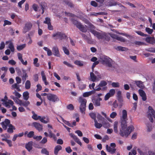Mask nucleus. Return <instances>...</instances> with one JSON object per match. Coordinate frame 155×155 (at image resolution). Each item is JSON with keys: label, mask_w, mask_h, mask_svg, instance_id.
<instances>
[{"label": "nucleus", "mask_w": 155, "mask_h": 155, "mask_svg": "<svg viewBox=\"0 0 155 155\" xmlns=\"http://www.w3.org/2000/svg\"><path fill=\"white\" fill-rule=\"evenodd\" d=\"M102 99L100 97H96L95 95L92 96V101L94 105L96 106H99L101 105L100 101H101Z\"/></svg>", "instance_id": "obj_6"}, {"label": "nucleus", "mask_w": 155, "mask_h": 155, "mask_svg": "<svg viewBox=\"0 0 155 155\" xmlns=\"http://www.w3.org/2000/svg\"><path fill=\"white\" fill-rule=\"evenodd\" d=\"M147 50V51L155 53V48H148Z\"/></svg>", "instance_id": "obj_61"}, {"label": "nucleus", "mask_w": 155, "mask_h": 155, "mask_svg": "<svg viewBox=\"0 0 155 155\" xmlns=\"http://www.w3.org/2000/svg\"><path fill=\"white\" fill-rule=\"evenodd\" d=\"M147 117L149 118V120L151 123H153V118L152 117V115L151 114L149 113L147 114Z\"/></svg>", "instance_id": "obj_51"}, {"label": "nucleus", "mask_w": 155, "mask_h": 155, "mask_svg": "<svg viewBox=\"0 0 155 155\" xmlns=\"http://www.w3.org/2000/svg\"><path fill=\"white\" fill-rule=\"evenodd\" d=\"M145 41L147 43L152 45L155 44V39L153 37H147L146 38Z\"/></svg>", "instance_id": "obj_13"}, {"label": "nucleus", "mask_w": 155, "mask_h": 155, "mask_svg": "<svg viewBox=\"0 0 155 155\" xmlns=\"http://www.w3.org/2000/svg\"><path fill=\"white\" fill-rule=\"evenodd\" d=\"M4 23L3 26L5 27L6 25H11L12 24V22L6 20H5L4 21Z\"/></svg>", "instance_id": "obj_37"}, {"label": "nucleus", "mask_w": 155, "mask_h": 155, "mask_svg": "<svg viewBox=\"0 0 155 155\" xmlns=\"http://www.w3.org/2000/svg\"><path fill=\"white\" fill-rule=\"evenodd\" d=\"M101 87H95V89L96 91H99L101 90L102 91H105L107 89V87H104L102 88Z\"/></svg>", "instance_id": "obj_34"}, {"label": "nucleus", "mask_w": 155, "mask_h": 155, "mask_svg": "<svg viewBox=\"0 0 155 155\" xmlns=\"http://www.w3.org/2000/svg\"><path fill=\"white\" fill-rule=\"evenodd\" d=\"M26 46L25 44L18 45L17 46V49L18 51H20L24 48Z\"/></svg>", "instance_id": "obj_27"}, {"label": "nucleus", "mask_w": 155, "mask_h": 155, "mask_svg": "<svg viewBox=\"0 0 155 155\" xmlns=\"http://www.w3.org/2000/svg\"><path fill=\"white\" fill-rule=\"evenodd\" d=\"M13 94H15V96L17 97L18 98H20L21 96V94L15 91L13 93Z\"/></svg>", "instance_id": "obj_58"}, {"label": "nucleus", "mask_w": 155, "mask_h": 155, "mask_svg": "<svg viewBox=\"0 0 155 155\" xmlns=\"http://www.w3.org/2000/svg\"><path fill=\"white\" fill-rule=\"evenodd\" d=\"M23 96L24 99L26 101H27L29 97V93L27 91L24 92L23 94Z\"/></svg>", "instance_id": "obj_22"}, {"label": "nucleus", "mask_w": 155, "mask_h": 155, "mask_svg": "<svg viewBox=\"0 0 155 155\" xmlns=\"http://www.w3.org/2000/svg\"><path fill=\"white\" fill-rule=\"evenodd\" d=\"M32 126H33L39 131H41L43 129V126L40 123L36 122H34L31 124Z\"/></svg>", "instance_id": "obj_10"}, {"label": "nucleus", "mask_w": 155, "mask_h": 155, "mask_svg": "<svg viewBox=\"0 0 155 155\" xmlns=\"http://www.w3.org/2000/svg\"><path fill=\"white\" fill-rule=\"evenodd\" d=\"M52 51L54 55L57 57H60V54L59 51V49L57 46H55L53 47Z\"/></svg>", "instance_id": "obj_11"}, {"label": "nucleus", "mask_w": 155, "mask_h": 155, "mask_svg": "<svg viewBox=\"0 0 155 155\" xmlns=\"http://www.w3.org/2000/svg\"><path fill=\"white\" fill-rule=\"evenodd\" d=\"M31 87V82L30 81L27 80L25 83V88L26 89H28Z\"/></svg>", "instance_id": "obj_33"}, {"label": "nucleus", "mask_w": 155, "mask_h": 155, "mask_svg": "<svg viewBox=\"0 0 155 155\" xmlns=\"http://www.w3.org/2000/svg\"><path fill=\"white\" fill-rule=\"evenodd\" d=\"M89 115L92 119L94 120V121L95 120H96V114L95 113H91L89 114Z\"/></svg>", "instance_id": "obj_42"}, {"label": "nucleus", "mask_w": 155, "mask_h": 155, "mask_svg": "<svg viewBox=\"0 0 155 155\" xmlns=\"http://www.w3.org/2000/svg\"><path fill=\"white\" fill-rule=\"evenodd\" d=\"M51 23V19L50 18L48 17L46 18L45 20L44 21V23L48 24Z\"/></svg>", "instance_id": "obj_49"}, {"label": "nucleus", "mask_w": 155, "mask_h": 155, "mask_svg": "<svg viewBox=\"0 0 155 155\" xmlns=\"http://www.w3.org/2000/svg\"><path fill=\"white\" fill-rule=\"evenodd\" d=\"M91 5L94 7H96L97 6V3L94 1H92L91 2Z\"/></svg>", "instance_id": "obj_60"}, {"label": "nucleus", "mask_w": 155, "mask_h": 155, "mask_svg": "<svg viewBox=\"0 0 155 155\" xmlns=\"http://www.w3.org/2000/svg\"><path fill=\"white\" fill-rule=\"evenodd\" d=\"M110 33H103L102 39H104L105 40L107 41H109L110 39Z\"/></svg>", "instance_id": "obj_19"}, {"label": "nucleus", "mask_w": 155, "mask_h": 155, "mask_svg": "<svg viewBox=\"0 0 155 155\" xmlns=\"http://www.w3.org/2000/svg\"><path fill=\"white\" fill-rule=\"evenodd\" d=\"M102 124L104 128H107L110 127L109 123L106 120H104L103 121Z\"/></svg>", "instance_id": "obj_31"}, {"label": "nucleus", "mask_w": 155, "mask_h": 155, "mask_svg": "<svg viewBox=\"0 0 155 155\" xmlns=\"http://www.w3.org/2000/svg\"><path fill=\"white\" fill-rule=\"evenodd\" d=\"M47 98L50 101L55 102L59 101V99L57 96L54 94H49L47 96Z\"/></svg>", "instance_id": "obj_7"}, {"label": "nucleus", "mask_w": 155, "mask_h": 155, "mask_svg": "<svg viewBox=\"0 0 155 155\" xmlns=\"http://www.w3.org/2000/svg\"><path fill=\"white\" fill-rule=\"evenodd\" d=\"M107 84V83L104 80L101 81L100 83L97 86V87H106L105 86Z\"/></svg>", "instance_id": "obj_28"}, {"label": "nucleus", "mask_w": 155, "mask_h": 155, "mask_svg": "<svg viewBox=\"0 0 155 155\" xmlns=\"http://www.w3.org/2000/svg\"><path fill=\"white\" fill-rule=\"evenodd\" d=\"M8 48H9V50L12 52H14L15 51L14 47L13 45V44L12 41H10L8 45Z\"/></svg>", "instance_id": "obj_24"}, {"label": "nucleus", "mask_w": 155, "mask_h": 155, "mask_svg": "<svg viewBox=\"0 0 155 155\" xmlns=\"http://www.w3.org/2000/svg\"><path fill=\"white\" fill-rule=\"evenodd\" d=\"M34 80L35 82H37L38 80V74H35L34 75Z\"/></svg>", "instance_id": "obj_64"}, {"label": "nucleus", "mask_w": 155, "mask_h": 155, "mask_svg": "<svg viewBox=\"0 0 155 155\" xmlns=\"http://www.w3.org/2000/svg\"><path fill=\"white\" fill-rule=\"evenodd\" d=\"M110 36L112 38L121 42H125L126 41V40L124 38L121 37H119L115 34L110 33Z\"/></svg>", "instance_id": "obj_9"}, {"label": "nucleus", "mask_w": 155, "mask_h": 155, "mask_svg": "<svg viewBox=\"0 0 155 155\" xmlns=\"http://www.w3.org/2000/svg\"><path fill=\"white\" fill-rule=\"evenodd\" d=\"M4 122H5V124L8 126L11 124L10 120L7 119H5Z\"/></svg>", "instance_id": "obj_59"}, {"label": "nucleus", "mask_w": 155, "mask_h": 155, "mask_svg": "<svg viewBox=\"0 0 155 155\" xmlns=\"http://www.w3.org/2000/svg\"><path fill=\"white\" fill-rule=\"evenodd\" d=\"M75 133L78 134V135L79 137H82L83 136L82 132L80 130H77L75 131Z\"/></svg>", "instance_id": "obj_63"}, {"label": "nucleus", "mask_w": 155, "mask_h": 155, "mask_svg": "<svg viewBox=\"0 0 155 155\" xmlns=\"http://www.w3.org/2000/svg\"><path fill=\"white\" fill-rule=\"evenodd\" d=\"M33 142L32 141H30L28 142L25 145V147L30 152L32 149Z\"/></svg>", "instance_id": "obj_15"}, {"label": "nucleus", "mask_w": 155, "mask_h": 155, "mask_svg": "<svg viewBox=\"0 0 155 155\" xmlns=\"http://www.w3.org/2000/svg\"><path fill=\"white\" fill-rule=\"evenodd\" d=\"M117 49L119 51H125L128 50V49L125 47H122L121 46H118L117 48Z\"/></svg>", "instance_id": "obj_38"}, {"label": "nucleus", "mask_w": 155, "mask_h": 155, "mask_svg": "<svg viewBox=\"0 0 155 155\" xmlns=\"http://www.w3.org/2000/svg\"><path fill=\"white\" fill-rule=\"evenodd\" d=\"M146 31L149 34H151L153 32V29H150V28L147 27L145 28Z\"/></svg>", "instance_id": "obj_43"}, {"label": "nucleus", "mask_w": 155, "mask_h": 155, "mask_svg": "<svg viewBox=\"0 0 155 155\" xmlns=\"http://www.w3.org/2000/svg\"><path fill=\"white\" fill-rule=\"evenodd\" d=\"M127 111L125 110H122V116L120 117L121 128L120 130V134L122 137L125 136L126 137H127L134 129L133 126L127 127Z\"/></svg>", "instance_id": "obj_1"}, {"label": "nucleus", "mask_w": 155, "mask_h": 155, "mask_svg": "<svg viewBox=\"0 0 155 155\" xmlns=\"http://www.w3.org/2000/svg\"><path fill=\"white\" fill-rule=\"evenodd\" d=\"M139 92L140 96L142 97L143 101H146L147 100V96L144 91L142 89H139Z\"/></svg>", "instance_id": "obj_12"}, {"label": "nucleus", "mask_w": 155, "mask_h": 155, "mask_svg": "<svg viewBox=\"0 0 155 155\" xmlns=\"http://www.w3.org/2000/svg\"><path fill=\"white\" fill-rule=\"evenodd\" d=\"M87 101V100L82 97H79L78 102L81 104L79 107L80 111L83 114H85Z\"/></svg>", "instance_id": "obj_3"}, {"label": "nucleus", "mask_w": 155, "mask_h": 155, "mask_svg": "<svg viewBox=\"0 0 155 155\" xmlns=\"http://www.w3.org/2000/svg\"><path fill=\"white\" fill-rule=\"evenodd\" d=\"M41 74L42 76V79L43 81L44 82L47 81L46 76L44 71H42L41 72Z\"/></svg>", "instance_id": "obj_52"}, {"label": "nucleus", "mask_w": 155, "mask_h": 155, "mask_svg": "<svg viewBox=\"0 0 155 155\" xmlns=\"http://www.w3.org/2000/svg\"><path fill=\"white\" fill-rule=\"evenodd\" d=\"M34 135V132L33 131H31L27 134V137L28 138H31L33 137Z\"/></svg>", "instance_id": "obj_47"}, {"label": "nucleus", "mask_w": 155, "mask_h": 155, "mask_svg": "<svg viewBox=\"0 0 155 155\" xmlns=\"http://www.w3.org/2000/svg\"><path fill=\"white\" fill-rule=\"evenodd\" d=\"M41 153H42L45 154L47 155H49V152L46 148H44L41 150Z\"/></svg>", "instance_id": "obj_46"}, {"label": "nucleus", "mask_w": 155, "mask_h": 155, "mask_svg": "<svg viewBox=\"0 0 155 155\" xmlns=\"http://www.w3.org/2000/svg\"><path fill=\"white\" fill-rule=\"evenodd\" d=\"M62 49L65 54L67 55L69 54V51L66 47H63Z\"/></svg>", "instance_id": "obj_40"}, {"label": "nucleus", "mask_w": 155, "mask_h": 155, "mask_svg": "<svg viewBox=\"0 0 155 155\" xmlns=\"http://www.w3.org/2000/svg\"><path fill=\"white\" fill-rule=\"evenodd\" d=\"M115 91L114 89H111L110 90L109 92H108V93H110V95H111V96H112L114 95V94L115 93Z\"/></svg>", "instance_id": "obj_62"}, {"label": "nucleus", "mask_w": 155, "mask_h": 155, "mask_svg": "<svg viewBox=\"0 0 155 155\" xmlns=\"http://www.w3.org/2000/svg\"><path fill=\"white\" fill-rule=\"evenodd\" d=\"M94 122V125L96 128L100 129L102 126V125L100 123H98L97 120H95Z\"/></svg>", "instance_id": "obj_32"}, {"label": "nucleus", "mask_w": 155, "mask_h": 155, "mask_svg": "<svg viewBox=\"0 0 155 155\" xmlns=\"http://www.w3.org/2000/svg\"><path fill=\"white\" fill-rule=\"evenodd\" d=\"M90 76L91 79V81L93 82L95 81L97 77L93 72H91L90 73Z\"/></svg>", "instance_id": "obj_23"}, {"label": "nucleus", "mask_w": 155, "mask_h": 155, "mask_svg": "<svg viewBox=\"0 0 155 155\" xmlns=\"http://www.w3.org/2000/svg\"><path fill=\"white\" fill-rule=\"evenodd\" d=\"M43 49L47 52V54L48 56H51L52 55V53L51 51L49 48L45 47L43 48Z\"/></svg>", "instance_id": "obj_30"}, {"label": "nucleus", "mask_w": 155, "mask_h": 155, "mask_svg": "<svg viewBox=\"0 0 155 155\" xmlns=\"http://www.w3.org/2000/svg\"><path fill=\"white\" fill-rule=\"evenodd\" d=\"M67 108L68 109H69L71 110H74V108L73 105L72 104H70L68 105L67 106Z\"/></svg>", "instance_id": "obj_48"}, {"label": "nucleus", "mask_w": 155, "mask_h": 155, "mask_svg": "<svg viewBox=\"0 0 155 155\" xmlns=\"http://www.w3.org/2000/svg\"><path fill=\"white\" fill-rule=\"evenodd\" d=\"M136 81L132 82L130 84V86L131 89L133 90H135L136 89V84L135 83Z\"/></svg>", "instance_id": "obj_25"}, {"label": "nucleus", "mask_w": 155, "mask_h": 155, "mask_svg": "<svg viewBox=\"0 0 155 155\" xmlns=\"http://www.w3.org/2000/svg\"><path fill=\"white\" fill-rule=\"evenodd\" d=\"M135 84H136V86L138 87L141 89H143L144 88V86L143 82L140 81H136Z\"/></svg>", "instance_id": "obj_16"}, {"label": "nucleus", "mask_w": 155, "mask_h": 155, "mask_svg": "<svg viewBox=\"0 0 155 155\" xmlns=\"http://www.w3.org/2000/svg\"><path fill=\"white\" fill-rule=\"evenodd\" d=\"M22 72L23 73V75L22 76V80L24 81L26 80V78L28 77L27 74L26 72V71L23 69L22 70Z\"/></svg>", "instance_id": "obj_35"}, {"label": "nucleus", "mask_w": 155, "mask_h": 155, "mask_svg": "<svg viewBox=\"0 0 155 155\" xmlns=\"http://www.w3.org/2000/svg\"><path fill=\"white\" fill-rule=\"evenodd\" d=\"M38 59H34V65L36 67H39L40 64L38 63Z\"/></svg>", "instance_id": "obj_50"}, {"label": "nucleus", "mask_w": 155, "mask_h": 155, "mask_svg": "<svg viewBox=\"0 0 155 155\" xmlns=\"http://www.w3.org/2000/svg\"><path fill=\"white\" fill-rule=\"evenodd\" d=\"M101 64L106 66L107 67L111 68L108 69L109 71H113L115 68L114 64V61L112 60V59H100Z\"/></svg>", "instance_id": "obj_2"}, {"label": "nucleus", "mask_w": 155, "mask_h": 155, "mask_svg": "<svg viewBox=\"0 0 155 155\" xmlns=\"http://www.w3.org/2000/svg\"><path fill=\"white\" fill-rule=\"evenodd\" d=\"M65 13L66 16H69L72 17H76V15H75L70 12H65Z\"/></svg>", "instance_id": "obj_45"}, {"label": "nucleus", "mask_w": 155, "mask_h": 155, "mask_svg": "<svg viewBox=\"0 0 155 155\" xmlns=\"http://www.w3.org/2000/svg\"><path fill=\"white\" fill-rule=\"evenodd\" d=\"M78 86L79 89L81 90L84 89L86 86V84H83L82 82L79 83Z\"/></svg>", "instance_id": "obj_26"}, {"label": "nucleus", "mask_w": 155, "mask_h": 155, "mask_svg": "<svg viewBox=\"0 0 155 155\" xmlns=\"http://www.w3.org/2000/svg\"><path fill=\"white\" fill-rule=\"evenodd\" d=\"M117 124L118 122L115 121L114 122V130L115 133H117L118 132L117 130Z\"/></svg>", "instance_id": "obj_39"}, {"label": "nucleus", "mask_w": 155, "mask_h": 155, "mask_svg": "<svg viewBox=\"0 0 155 155\" xmlns=\"http://www.w3.org/2000/svg\"><path fill=\"white\" fill-rule=\"evenodd\" d=\"M26 0H22L18 3V5L20 8H22V5L25 2Z\"/></svg>", "instance_id": "obj_54"}, {"label": "nucleus", "mask_w": 155, "mask_h": 155, "mask_svg": "<svg viewBox=\"0 0 155 155\" xmlns=\"http://www.w3.org/2000/svg\"><path fill=\"white\" fill-rule=\"evenodd\" d=\"M111 85L113 87H120L119 83L118 82H113L111 84Z\"/></svg>", "instance_id": "obj_41"}, {"label": "nucleus", "mask_w": 155, "mask_h": 155, "mask_svg": "<svg viewBox=\"0 0 155 155\" xmlns=\"http://www.w3.org/2000/svg\"><path fill=\"white\" fill-rule=\"evenodd\" d=\"M81 31L83 32H85L87 31V30L86 28L83 25L81 24L78 27Z\"/></svg>", "instance_id": "obj_21"}, {"label": "nucleus", "mask_w": 155, "mask_h": 155, "mask_svg": "<svg viewBox=\"0 0 155 155\" xmlns=\"http://www.w3.org/2000/svg\"><path fill=\"white\" fill-rule=\"evenodd\" d=\"M135 32L138 35L142 37H146L148 35H147L144 34L140 31H135Z\"/></svg>", "instance_id": "obj_36"}, {"label": "nucleus", "mask_w": 155, "mask_h": 155, "mask_svg": "<svg viewBox=\"0 0 155 155\" xmlns=\"http://www.w3.org/2000/svg\"><path fill=\"white\" fill-rule=\"evenodd\" d=\"M32 117L35 120L39 119L41 122L44 124H47L49 122V120L48 118L47 119V120L46 121L44 120V119L46 118V117L45 116H43L41 117V116H38V115L36 114H33Z\"/></svg>", "instance_id": "obj_5"}, {"label": "nucleus", "mask_w": 155, "mask_h": 155, "mask_svg": "<svg viewBox=\"0 0 155 155\" xmlns=\"http://www.w3.org/2000/svg\"><path fill=\"white\" fill-rule=\"evenodd\" d=\"M32 8L33 10L35 12L38 11V6L37 5L34 4L32 5Z\"/></svg>", "instance_id": "obj_53"}, {"label": "nucleus", "mask_w": 155, "mask_h": 155, "mask_svg": "<svg viewBox=\"0 0 155 155\" xmlns=\"http://www.w3.org/2000/svg\"><path fill=\"white\" fill-rule=\"evenodd\" d=\"M34 139L36 140L37 141H39L42 138V137L41 136H34L33 137Z\"/></svg>", "instance_id": "obj_56"}, {"label": "nucleus", "mask_w": 155, "mask_h": 155, "mask_svg": "<svg viewBox=\"0 0 155 155\" xmlns=\"http://www.w3.org/2000/svg\"><path fill=\"white\" fill-rule=\"evenodd\" d=\"M62 147L61 146L59 145H58L56 146L54 149V154L57 155L58 153V151L62 149Z\"/></svg>", "instance_id": "obj_18"}, {"label": "nucleus", "mask_w": 155, "mask_h": 155, "mask_svg": "<svg viewBox=\"0 0 155 155\" xmlns=\"http://www.w3.org/2000/svg\"><path fill=\"white\" fill-rule=\"evenodd\" d=\"M71 20L72 23L78 28L80 25L81 24V23L79 22L77 20L74 18H71Z\"/></svg>", "instance_id": "obj_20"}, {"label": "nucleus", "mask_w": 155, "mask_h": 155, "mask_svg": "<svg viewBox=\"0 0 155 155\" xmlns=\"http://www.w3.org/2000/svg\"><path fill=\"white\" fill-rule=\"evenodd\" d=\"M8 128L7 129V131L9 133H12L13 132V130L15 128L14 126L12 124H10L8 126Z\"/></svg>", "instance_id": "obj_17"}, {"label": "nucleus", "mask_w": 155, "mask_h": 155, "mask_svg": "<svg viewBox=\"0 0 155 155\" xmlns=\"http://www.w3.org/2000/svg\"><path fill=\"white\" fill-rule=\"evenodd\" d=\"M32 26V25L30 22H28L25 24L24 29L26 32L30 30Z\"/></svg>", "instance_id": "obj_14"}, {"label": "nucleus", "mask_w": 155, "mask_h": 155, "mask_svg": "<svg viewBox=\"0 0 155 155\" xmlns=\"http://www.w3.org/2000/svg\"><path fill=\"white\" fill-rule=\"evenodd\" d=\"M74 64L80 67H81L84 65V62L76 60L74 61Z\"/></svg>", "instance_id": "obj_29"}, {"label": "nucleus", "mask_w": 155, "mask_h": 155, "mask_svg": "<svg viewBox=\"0 0 155 155\" xmlns=\"http://www.w3.org/2000/svg\"><path fill=\"white\" fill-rule=\"evenodd\" d=\"M110 97H111V96L110 95V93H108L106 94L105 96L104 100L105 101L108 100Z\"/></svg>", "instance_id": "obj_55"}, {"label": "nucleus", "mask_w": 155, "mask_h": 155, "mask_svg": "<svg viewBox=\"0 0 155 155\" xmlns=\"http://www.w3.org/2000/svg\"><path fill=\"white\" fill-rule=\"evenodd\" d=\"M90 31L93 34L94 36L96 37L99 39H102L103 33H101L94 30H91Z\"/></svg>", "instance_id": "obj_8"}, {"label": "nucleus", "mask_w": 155, "mask_h": 155, "mask_svg": "<svg viewBox=\"0 0 155 155\" xmlns=\"http://www.w3.org/2000/svg\"><path fill=\"white\" fill-rule=\"evenodd\" d=\"M52 37L54 40L60 38L61 40L67 39L68 37L64 34L61 32H58L55 34H53Z\"/></svg>", "instance_id": "obj_4"}, {"label": "nucleus", "mask_w": 155, "mask_h": 155, "mask_svg": "<svg viewBox=\"0 0 155 155\" xmlns=\"http://www.w3.org/2000/svg\"><path fill=\"white\" fill-rule=\"evenodd\" d=\"M117 115V114L116 112H112L110 115V117L111 118H114Z\"/></svg>", "instance_id": "obj_57"}, {"label": "nucleus", "mask_w": 155, "mask_h": 155, "mask_svg": "<svg viewBox=\"0 0 155 155\" xmlns=\"http://www.w3.org/2000/svg\"><path fill=\"white\" fill-rule=\"evenodd\" d=\"M40 6L41 9H45L47 7V4L45 2H42L41 3Z\"/></svg>", "instance_id": "obj_44"}]
</instances>
